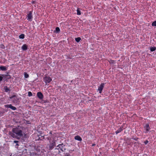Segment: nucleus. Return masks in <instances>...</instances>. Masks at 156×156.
<instances>
[{
  "label": "nucleus",
  "instance_id": "nucleus-1",
  "mask_svg": "<svg viewBox=\"0 0 156 156\" xmlns=\"http://www.w3.org/2000/svg\"><path fill=\"white\" fill-rule=\"evenodd\" d=\"M12 131L15 133L17 136H23V132L22 130L18 128H15L12 129Z\"/></svg>",
  "mask_w": 156,
  "mask_h": 156
},
{
  "label": "nucleus",
  "instance_id": "nucleus-2",
  "mask_svg": "<svg viewBox=\"0 0 156 156\" xmlns=\"http://www.w3.org/2000/svg\"><path fill=\"white\" fill-rule=\"evenodd\" d=\"M49 143V144L47 145L46 148L48 150H51L54 148V146L56 145V144L55 141L54 140H52L51 141L50 140Z\"/></svg>",
  "mask_w": 156,
  "mask_h": 156
},
{
  "label": "nucleus",
  "instance_id": "nucleus-3",
  "mask_svg": "<svg viewBox=\"0 0 156 156\" xmlns=\"http://www.w3.org/2000/svg\"><path fill=\"white\" fill-rule=\"evenodd\" d=\"M65 145L63 144H58L56 148V149L61 150L62 151L64 152L66 150V148L65 147Z\"/></svg>",
  "mask_w": 156,
  "mask_h": 156
},
{
  "label": "nucleus",
  "instance_id": "nucleus-4",
  "mask_svg": "<svg viewBox=\"0 0 156 156\" xmlns=\"http://www.w3.org/2000/svg\"><path fill=\"white\" fill-rule=\"evenodd\" d=\"M33 18L32 11H29L27 12V19L29 21H31Z\"/></svg>",
  "mask_w": 156,
  "mask_h": 156
},
{
  "label": "nucleus",
  "instance_id": "nucleus-5",
  "mask_svg": "<svg viewBox=\"0 0 156 156\" xmlns=\"http://www.w3.org/2000/svg\"><path fill=\"white\" fill-rule=\"evenodd\" d=\"M52 80L51 78L48 76H46L44 78V81L46 84L49 83Z\"/></svg>",
  "mask_w": 156,
  "mask_h": 156
},
{
  "label": "nucleus",
  "instance_id": "nucleus-6",
  "mask_svg": "<svg viewBox=\"0 0 156 156\" xmlns=\"http://www.w3.org/2000/svg\"><path fill=\"white\" fill-rule=\"evenodd\" d=\"M104 83H101L100 86L98 87V90L99 91V92L100 94H101L102 92V91L104 88Z\"/></svg>",
  "mask_w": 156,
  "mask_h": 156
},
{
  "label": "nucleus",
  "instance_id": "nucleus-7",
  "mask_svg": "<svg viewBox=\"0 0 156 156\" xmlns=\"http://www.w3.org/2000/svg\"><path fill=\"white\" fill-rule=\"evenodd\" d=\"M4 106L5 108H10L13 110H15L16 109V107L13 106H12L11 104H9L6 105H5Z\"/></svg>",
  "mask_w": 156,
  "mask_h": 156
},
{
  "label": "nucleus",
  "instance_id": "nucleus-8",
  "mask_svg": "<svg viewBox=\"0 0 156 156\" xmlns=\"http://www.w3.org/2000/svg\"><path fill=\"white\" fill-rule=\"evenodd\" d=\"M37 96L40 99L42 100L43 99V95L41 92H38L37 93Z\"/></svg>",
  "mask_w": 156,
  "mask_h": 156
},
{
  "label": "nucleus",
  "instance_id": "nucleus-9",
  "mask_svg": "<svg viewBox=\"0 0 156 156\" xmlns=\"http://www.w3.org/2000/svg\"><path fill=\"white\" fill-rule=\"evenodd\" d=\"M144 128L146 130V132H148L150 129L148 124H146Z\"/></svg>",
  "mask_w": 156,
  "mask_h": 156
},
{
  "label": "nucleus",
  "instance_id": "nucleus-10",
  "mask_svg": "<svg viewBox=\"0 0 156 156\" xmlns=\"http://www.w3.org/2000/svg\"><path fill=\"white\" fill-rule=\"evenodd\" d=\"M15 134V133H13V132H9V135L10 136L13 138H16L17 136Z\"/></svg>",
  "mask_w": 156,
  "mask_h": 156
},
{
  "label": "nucleus",
  "instance_id": "nucleus-11",
  "mask_svg": "<svg viewBox=\"0 0 156 156\" xmlns=\"http://www.w3.org/2000/svg\"><path fill=\"white\" fill-rule=\"evenodd\" d=\"M74 139L76 140H78L79 141H81L82 140V139L81 138V137L79 136H76L74 137Z\"/></svg>",
  "mask_w": 156,
  "mask_h": 156
},
{
  "label": "nucleus",
  "instance_id": "nucleus-12",
  "mask_svg": "<svg viewBox=\"0 0 156 156\" xmlns=\"http://www.w3.org/2000/svg\"><path fill=\"white\" fill-rule=\"evenodd\" d=\"M21 48L23 50L25 51L27 49V47L26 44H24L22 46Z\"/></svg>",
  "mask_w": 156,
  "mask_h": 156
},
{
  "label": "nucleus",
  "instance_id": "nucleus-13",
  "mask_svg": "<svg viewBox=\"0 0 156 156\" xmlns=\"http://www.w3.org/2000/svg\"><path fill=\"white\" fill-rule=\"evenodd\" d=\"M0 70L2 71H5L7 70V69L5 66H1L0 67Z\"/></svg>",
  "mask_w": 156,
  "mask_h": 156
},
{
  "label": "nucleus",
  "instance_id": "nucleus-14",
  "mask_svg": "<svg viewBox=\"0 0 156 156\" xmlns=\"http://www.w3.org/2000/svg\"><path fill=\"white\" fill-rule=\"evenodd\" d=\"M4 89L5 90V91L6 92H9L10 91V90L7 87H4Z\"/></svg>",
  "mask_w": 156,
  "mask_h": 156
},
{
  "label": "nucleus",
  "instance_id": "nucleus-15",
  "mask_svg": "<svg viewBox=\"0 0 156 156\" xmlns=\"http://www.w3.org/2000/svg\"><path fill=\"white\" fill-rule=\"evenodd\" d=\"M122 130V128H120L119 129H118L117 131H116L115 133L116 134L118 133L121 132Z\"/></svg>",
  "mask_w": 156,
  "mask_h": 156
},
{
  "label": "nucleus",
  "instance_id": "nucleus-16",
  "mask_svg": "<svg viewBox=\"0 0 156 156\" xmlns=\"http://www.w3.org/2000/svg\"><path fill=\"white\" fill-rule=\"evenodd\" d=\"M156 49V48L155 47H151L150 48V51H155Z\"/></svg>",
  "mask_w": 156,
  "mask_h": 156
},
{
  "label": "nucleus",
  "instance_id": "nucleus-17",
  "mask_svg": "<svg viewBox=\"0 0 156 156\" xmlns=\"http://www.w3.org/2000/svg\"><path fill=\"white\" fill-rule=\"evenodd\" d=\"M81 40V38L80 37H78L75 38V40L77 42H79Z\"/></svg>",
  "mask_w": 156,
  "mask_h": 156
},
{
  "label": "nucleus",
  "instance_id": "nucleus-18",
  "mask_svg": "<svg viewBox=\"0 0 156 156\" xmlns=\"http://www.w3.org/2000/svg\"><path fill=\"white\" fill-rule=\"evenodd\" d=\"M20 39H23L24 38V34H21L19 36Z\"/></svg>",
  "mask_w": 156,
  "mask_h": 156
},
{
  "label": "nucleus",
  "instance_id": "nucleus-19",
  "mask_svg": "<svg viewBox=\"0 0 156 156\" xmlns=\"http://www.w3.org/2000/svg\"><path fill=\"white\" fill-rule=\"evenodd\" d=\"M77 14L78 15H80L81 14V12L79 10V9L78 8L77 10Z\"/></svg>",
  "mask_w": 156,
  "mask_h": 156
},
{
  "label": "nucleus",
  "instance_id": "nucleus-20",
  "mask_svg": "<svg viewBox=\"0 0 156 156\" xmlns=\"http://www.w3.org/2000/svg\"><path fill=\"white\" fill-rule=\"evenodd\" d=\"M55 31L57 33H58L60 31L59 28L58 27H57L55 28Z\"/></svg>",
  "mask_w": 156,
  "mask_h": 156
},
{
  "label": "nucleus",
  "instance_id": "nucleus-21",
  "mask_svg": "<svg viewBox=\"0 0 156 156\" xmlns=\"http://www.w3.org/2000/svg\"><path fill=\"white\" fill-rule=\"evenodd\" d=\"M152 26H156V21H154L152 23Z\"/></svg>",
  "mask_w": 156,
  "mask_h": 156
},
{
  "label": "nucleus",
  "instance_id": "nucleus-22",
  "mask_svg": "<svg viewBox=\"0 0 156 156\" xmlns=\"http://www.w3.org/2000/svg\"><path fill=\"white\" fill-rule=\"evenodd\" d=\"M32 95V93L30 91L28 92V96L29 97L31 96Z\"/></svg>",
  "mask_w": 156,
  "mask_h": 156
},
{
  "label": "nucleus",
  "instance_id": "nucleus-23",
  "mask_svg": "<svg viewBox=\"0 0 156 156\" xmlns=\"http://www.w3.org/2000/svg\"><path fill=\"white\" fill-rule=\"evenodd\" d=\"M19 141H17V140H14V141H13V143H16V146H19V145L17 144V143L19 142Z\"/></svg>",
  "mask_w": 156,
  "mask_h": 156
},
{
  "label": "nucleus",
  "instance_id": "nucleus-24",
  "mask_svg": "<svg viewBox=\"0 0 156 156\" xmlns=\"http://www.w3.org/2000/svg\"><path fill=\"white\" fill-rule=\"evenodd\" d=\"M24 77L25 78H27L29 77V75L27 73H25L24 74Z\"/></svg>",
  "mask_w": 156,
  "mask_h": 156
},
{
  "label": "nucleus",
  "instance_id": "nucleus-25",
  "mask_svg": "<svg viewBox=\"0 0 156 156\" xmlns=\"http://www.w3.org/2000/svg\"><path fill=\"white\" fill-rule=\"evenodd\" d=\"M3 77V75H0V82L2 80Z\"/></svg>",
  "mask_w": 156,
  "mask_h": 156
},
{
  "label": "nucleus",
  "instance_id": "nucleus-26",
  "mask_svg": "<svg viewBox=\"0 0 156 156\" xmlns=\"http://www.w3.org/2000/svg\"><path fill=\"white\" fill-rule=\"evenodd\" d=\"M16 95H13L11 97H10V98L11 99H12L13 98H14V97H16Z\"/></svg>",
  "mask_w": 156,
  "mask_h": 156
},
{
  "label": "nucleus",
  "instance_id": "nucleus-27",
  "mask_svg": "<svg viewBox=\"0 0 156 156\" xmlns=\"http://www.w3.org/2000/svg\"><path fill=\"white\" fill-rule=\"evenodd\" d=\"M47 139H48V140H49V141L50 140V141H51V137H47Z\"/></svg>",
  "mask_w": 156,
  "mask_h": 156
},
{
  "label": "nucleus",
  "instance_id": "nucleus-28",
  "mask_svg": "<svg viewBox=\"0 0 156 156\" xmlns=\"http://www.w3.org/2000/svg\"><path fill=\"white\" fill-rule=\"evenodd\" d=\"M148 143V141L147 140H146L144 142L145 144H147Z\"/></svg>",
  "mask_w": 156,
  "mask_h": 156
},
{
  "label": "nucleus",
  "instance_id": "nucleus-29",
  "mask_svg": "<svg viewBox=\"0 0 156 156\" xmlns=\"http://www.w3.org/2000/svg\"><path fill=\"white\" fill-rule=\"evenodd\" d=\"M95 144H92V146H95Z\"/></svg>",
  "mask_w": 156,
  "mask_h": 156
},
{
  "label": "nucleus",
  "instance_id": "nucleus-30",
  "mask_svg": "<svg viewBox=\"0 0 156 156\" xmlns=\"http://www.w3.org/2000/svg\"><path fill=\"white\" fill-rule=\"evenodd\" d=\"M66 154H66V155H67V156H68V154H67V153H66Z\"/></svg>",
  "mask_w": 156,
  "mask_h": 156
},
{
  "label": "nucleus",
  "instance_id": "nucleus-31",
  "mask_svg": "<svg viewBox=\"0 0 156 156\" xmlns=\"http://www.w3.org/2000/svg\"><path fill=\"white\" fill-rule=\"evenodd\" d=\"M66 154H66V155H67V156H68V154H67V153H66Z\"/></svg>",
  "mask_w": 156,
  "mask_h": 156
}]
</instances>
